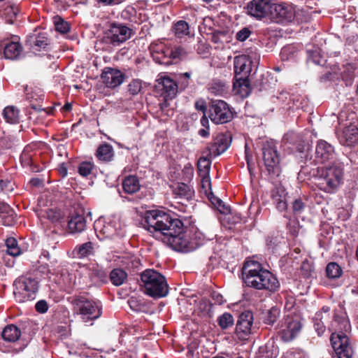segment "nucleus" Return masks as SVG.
Listing matches in <instances>:
<instances>
[{
    "mask_svg": "<svg viewBox=\"0 0 358 358\" xmlns=\"http://www.w3.org/2000/svg\"><path fill=\"white\" fill-rule=\"evenodd\" d=\"M306 203L301 197L295 199L292 202V210L294 215H300L306 208Z\"/></svg>",
    "mask_w": 358,
    "mask_h": 358,
    "instance_id": "603ef678",
    "label": "nucleus"
},
{
    "mask_svg": "<svg viewBox=\"0 0 358 358\" xmlns=\"http://www.w3.org/2000/svg\"><path fill=\"white\" fill-rule=\"evenodd\" d=\"M3 55L7 59H19L23 52V47L20 38L17 35H11L10 38L3 41Z\"/></svg>",
    "mask_w": 358,
    "mask_h": 358,
    "instance_id": "f3484780",
    "label": "nucleus"
},
{
    "mask_svg": "<svg viewBox=\"0 0 358 358\" xmlns=\"http://www.w3.org/2000/svg\"><path fill=\"white\" fill-rule=\"evenodd\" d=\"M350 324L343 313H334L329 329L332 331L330 341L337 358H352L353 350L346 333L350 330Z\"/></svg>",
    "mask_w": 358,
    "mask_h": 358,
    "instance_id": "7ed1b4c3",
    "label": "nucleus"
},
{
    "mask_svg": "<svg viewBox=\"0 0 358 358\" xmlns=\"http://www.w3.org/2000/svg\"><path fill=\"white\" fill-rule=\"evenodd\" d=\"M252 90L249 78H234L233 81V91L241 98L248 97Z\"/></svg>",
    "mask_w": 358,
    "mask_h": 358,
    "instance_id": "cd10ccee",
    "label": "nucleus"
},
{
    "mask_svg": "<svg viewBox=\"0 0 358 358\" xmlns=\"http://www.w3.org/2000/svg\"><path fill=\"white\" fill-rule=\"evenodd\" d=\"M55 30L62 34H67L70 31V24L59 15L54 17Z\"/></svg>",
    "mask_w": 358,
    "mask_h": 358,
    "instance_id": "de8ad7c7",
    "label": "nucleus"
},
{
    "mask_svg": "<svg viewBox=\"0 0 358 358\" xmlns=\"http://www.w3.org/2000/svg\"><path fill=\"white\" fill-rule=\"evenodd\" d=\"M217 323L222 330H226L234 326V319L231 313H224L218 317Z\"/></svg>",
    "mask_w": 358,
    "mask_h": 358,
    "instance_id": "49530a36",
    "label": "nucleus"
},
{
    "mask_svg": "<svg viewBox=\"0 0 358 358\" xmlns=\"http://www.w3.org/2000/svg\"><path fill=\"white\" fill-rule=\"evenodd\" d=\"M155 90L166 101L176 96L178 92V85L173 79L163 77L157 80Z\"/></svg>",
    "mask_w": 358,
    "mask_h": 358,
    "instance_id": "a211bd4d",
    "label": "nucleus"
},
{
    "mask_svg": "<svg viewBox=\"0 0 358 358\" xmlns=\"http://www.w3.org/2000/svg\"><path fill=\"white\" fill-rule=\"evenodd\" d=\"M327 277L329 279H337L343 274L342 268L336 262H329L325 269Z\"/></svg>",
    "mask_w": 358,
    "mask_h": 358,
    "instance_id": "79ce46f5",
    "label": "nucleus"
},
{
    "mask_svg": "<svg viewBox=\"0 0 358 358\" xmlns=\"http://www.w3.org/2000/svg\"><path fill=\"white\" fill-rule=\"evenodd\" d=\"M201 187L203 193L208 196V194L210 192H212L211 189V180L209 175L203 176L201 180Z\"/></svg>",
    "mask_w": 358,
    "mask_h": 358,
    "instance_id": "6e6d98bb",
    "label": "nucleus"
},
{
    "mask_svg": "<svg viewBox=\"0 0 358 358\" xmlns=\"http://www.w3.org/2000/svg\"><path fill=\"white\" fill-rule=\"evenodd\" d=\"M272 1V0H252L245 7L247 13L257 20L268 19Z\"/></svg>",
    "mask_w": 358,
    "mask_h": 358,
    "instance_id": "2eb2a0df",
    "label": "nucleus"
},
{
    "mask_svg": "<svg viewBox=\"0 0 358 358\" xmlns=\"http://www.w3.org/2000/svg\"><path fill=\"white\" fill-rule=\"evenodd\" d=\"M5 15L10 17V20H13V18H15L17 14L20 12L19 8L16 5H12L7 6L5 10Z\"/></svg>",
    "mask_w": 358,
    "mask_h": 358,
    "instance_id": "052dcab7",
    "label": "nucleus"
},
{
    "mask_svg": "<svg viewBox=\"0 0 358 358\" xmlns=\"http://www.w3.org/2000/svg\"><path fill=\"white\" fill-rule=\"evenodd\" d=\"M251 31L248 27H243L236 33V38L239 41H245L251 34Z\"/></svg>",
    "mask_w": 358,
    "mask_h": 358,
    "instance_id": "680f3d73",
    "label": "nucleus"
},
{
    "mask_svg": "<svg viewBox=\"0 0 358 358\" xmlns=\"http://www.w3.org/2000/svg\"><path fill=\"white\" fill-rule=\"evenodd\" d=\"M0 188L1 191L10 192L13 189V183L8 180H0Z\"/></svg>",
    "mask_w": 358,
    "mask_h": 358,
    "instance_id": "338daca9",
    "label": "nucleus"
},
{
    "mask_svg": "<svg viewBox=\"0 0 358 358\" xmlns=\"http://www.w3.org/2000/svg\"><path fill=\"white\" fill-rule=\"evenodd\" d=\"M226 83L220 80L214 79L208 85V90L210 93L215 95H222L227 90Z\"/></svg>",
    "mask_w": 358,
    "mask_h": 358,
    "instance_id": "a19ab883",
    "label": "nucleus"
},
{
    "mask_svg": "<svg viewBox=\"0 0 358 358\" xmlns=\"http://www.w3.org/2000/svg\"><path fill=\"white\" fill-rule=\"evenodd\" d=\"M130 94L137 95L142 90V81L139 79H133L127 86Z\"/></svg>",
    "mask_w": 358,
    "mask_h": 358,
    "instance_id": "5fc2aeb1",
    "label": "nucleus"
},
{
    "mask_svg": "<svg viewBox=\"0 0 358 358\" xmlns=\"http://www.w3.org/2000/svg\"><path fill=\"white\" fill-rule=\"evenodd\" d=\"M108 277L113 285L119 287L124 284L127 279L128 275L124 269L115 268L110 272Z\"/></svg>",
    "mask_w": 358,
    "mask_h": 358,
    "instance_id": "c9c22d12",
    "label": "nucleus"
},
{
    "mask_svg": "<svg viewBox=\"0 0 358 358\" xmlns=\"http://www.w3.org/2000/svg\"><path fill=\"white\" fill-rule=\"evenodd\" d=\"M73 253L74 257L78 259L93 256L95 254L94 245L91 241L78 245L73 249Z\"/></svg>",
    "mask_w": 358,
    "mask_h": 358,
    "instance_id": "7c9ffc66",
    "label": "nucleus"
},
{
    "mask_svg": "<svg viewBox=\"0 0 358 358\" xmlns=\"http://www.w3.org/2000/svg\"><path fill=\"white\" fill-rule=\"evenodd\" d=\"M296 304V299L294 296L287 294L285 296V309L292 310Z\"/></svg>",
    "mask_w": 358,
    "mask_h": 358,
    "instance_id": "0e129e2a",
    "label": "nucleus"
},
{
    "mask_svg": "<svg viewBox=\"0 0 358 358\" xmlns=\"http://www.w3.org/2000/svg\"><path fill=\"white\" fill-rule=\"evenodd\" d=\"M16 213L13 208L4 201L0 202V217L2 224L7 227L13 226L16 222Z\"/></svg>",
    "mask_w": 358,
    "mask_h": 358,
    "instance_id": "bb28decb",
    "label": "nucleus"
},
{
    "mask_svg": "<svg viewBox=\"0 0 358 358\" xmlns=\"http://www.w3.org/2000/svg\"><path fill=\"white\" fill-rule=\"evenodd\" d=\"M225 36H226L225 31L216 30L211 34V39L210 40L213 43H215V44L222 43V41L221 40V37Z\"/></svg>",
    "mask_w": 358,
    "mask_h": 358,
    "instance_id": "69168bd1",
    "label": "nucleus"
},
{
    "mask_svg": "<svg viewBox=\"0 0 358 358\" xmlns=\"http://www.w3.org/2000/svg\"><path fill=\"white\" fill-rule=\"evenodd\" d=\"M182 53L183 48L181 47H175L174 48L166 50V54L171 55V64H173V59H179Z\"/></svg>",
    "mask_w": 358,
    "mask_h": 358,
    "instance_id": "bf43d9fd",
    "label": "nucleus"
},
{
    "mask_svg": "<svg viewBox=\"0 0 358 358\" xmlns=\"http://www.w3.org/2000/svg\"><path fill=\"white\" fill-rule=\"evenodd\" d=\"M126 75L117 69L106 67L101 74V79L107 87L113 89L120 86L124 80Z\"/></svg>",
    "mask_w": 358,
    "mask_h": 358,
    "instance_id": "6ab92c4d",
    "label": "nucleus"
},
{
    "mask_svg": "<svg viewBox=\"0 0 358 358\" xmlns=\"http://www.w3.org/2000/svg\"><path fill=\"white\" fill-rule=\"evenodd\" d=\"M2 115L6 122L18 124L20 121V110L14 106H8L4 108Z\"/></svg>",
    "mask_w": 358,
    "mask_h": 358,
    "instance_id": "f704fd0d",
    "label": "nucleus"
},
{
    "mask_svg": "<svg viewBox=\"0 0 358 358\" xmlns=\"http://www.w3.org/2000/svg\"><path fill=\"white\" fill-rule=\"evenodd\" d=\"M211 157L208 155V152L206 156H201L197 163V168L199 172L203 173V176L209 175L210 166H211Z\"/></svg>",
    "mask_w": 358,
    "mask_h": 358,
    "instance_id": "c03bdc74",
    "label": "nucleus"
},
{
    "mask_svg": "<svg viewBox=\"0 0 358 358\" xmlns=\"http://www.w3.org/2000/svg\"><path fill=\"white\" fill-rule=\"evenodd\" d=\"M329 313L330 307L324 306L315 313L313 319L314 329L319 336H322L326 331V326L322 319H325V321H329L330 319Z\"/></svg>",
    "mask_w": 358,
    "mask_h": 358,
    "instance_id": "393cba45",
    "label": "nucleus"
},
{
    "mask_svg": "<svg viewBox=\"0 0 358 358\" xmlns=\"http://www.w3.org/2000/svg\"><path fill=\"white\" fill-rule=\"evenodd\" d=\"M280 316V309L273 306L266 312L262 313V320L264 324L273 326Z\"/></svg>",
    "mask_w": 358,
    "mask_h": 358,
    "instance_id": "4c0bfd02",
    "label": "nucleus"
},
{
    "mask_svg": "<svg viewBox=\"0 0 358 358\" xmlns=\"http://www.w3.org/2000/svg\"><path fill=\"white\" fill-rule=\"evenodd\" d=\"M303 318L300 315H288L277 326L278 335L285 343L292 341L303 327Z\"/></svg>",
    "mask_w": 358,
    "mask_h": 358,
    "instance_id": "1a4fd4ad",
    "label": "nucleus"
},
{
    "mask_svg": "<svg viewBox=\"0 0 358 358\" xmlns=\"http://www.w3.org/2000/svg\"><path fill=\"white\" fill-rule=\"evenodd\" d=\"M173 193L180 199L189 201L194 196V190L187 184L179 182L173 189Z\"/></svg>",
    "mask_w": 358,
    "mask_h": 358,
    "instance_id": "72a5a7b5",
    "label": "nucleus"
},
{
    "mask_svg": "<svg viewBox=\"0 0 358 358\" xmlns=\"http://www.w3.org/2000/svg\"><path fill=\"white\" fill-rule=\"evenodd\" d=\"M313 176L318 189L326 193H335L343 182L344 164L338 163L328 167L317 168Z\"/></svg>",
    "mask_w": 358,
    "mask_h": 358,
    "instance_id": "20e7f679",
    "label": "nucleus"
},
{
    "mask_svg": "<svg viewBox=\"0 0 358 358\" xmlns=\"http://www.w3.org/2000/svg\"><path fill=\"white\" fill-rule=\"evenodd\" d=\"M194 106L196 110L201 111L203 113V115H206L208 107L205 100L200 99L196 101L195 102Z\"/></svg>",
    "mask_w": 358,
    "mask_h": 358,
    "instance_id": "774afa93",
    "label": "nucleus"
},
{
    "mask_svg": "<svg viewBox=\"0 0 358 358\" xmlns=\"http://www.w3.org/2000/svg\"><path fill=\"white\" fill-rule=\"evenodd\" d=\"M338 137L341 145L354 146L358 143V127L350 123V125L343 129L342 133Z\"/></svg>",
    "mask_w": 358,
    "mask_h": 358,
    "instance_id": "b1692460",
    "label": "nucleus"
},
{
    "mask_svg": "<svg viewBox=\"0 0 358 358\" xmlns=\"http://www.w3.org/2000/svg\"><path fill=\"white\" fill-rule=\"evenodd\" d=\"M38 277L27 273L19 276L13 282V294L18 303L32 301L36 298L38 290Z\"/></svg>",
    "mask_w": 358,
    "mask_h": 358,
    "instance_id": "423d86ee",
    "label": "nucleus"
},
{
    "mask_svg": "<svg viewBox=\"0 0 358 358\" xmlns=\"http://www.w3.org/2000/svg\"><path fill=\"white\" fill-rule=\"evenodd\" d=\"M264 166L271 180H275L281 174L280 157L273 143L266 142L262 147Z\"/></svg>",
    "mask_w": 358,
    "mask_h": 358,
    "instance_id": "9d476101",
    "label": "nucleus"
},
{
    "mask_svg": "<svg viewBox=\"0 0 358 358\" xmlns=\"http://www.w3.org/2000/svg\"><path fill=\"white\" fill-rule=\"evenodd\" d=\"M253 321V313L250 310H245L238 315L235 327V334L238 339L245 341L250 338Z\"/></svg>",
    "mask_w": 358,
    "mask_h": 358,
    "instance_id": "ddd939ff",
    "label": "nucleus"
},
{
    "mask_svg": "<svg viewBox=\"0 0 358 358\" xmlns=\"http://www.w3.org/2000/svg\"><path fill=\"white\" fill-rule=\"evenodd\" d=\"M72 304L74 306V313L80 315L83 322L96 320L102 314V308L100 303L84 295L75 296Z\"/></svg>",
    "mask_w": 358,
    "mask_h": 358,
    "instance_id": "6e6552de",
    "label": "nucleus"
},
{
    "mask_svg": "<svg viewBox=\"0 0 358 358\" xmlns=\"http://www.w3.org/2000/svg\"><path fill=\"white\" fill-rule=\"evenodd\" d=\"M234 112L229 104L223 100H211L208 106V117L215 124H222L231 122Z\"/></svg>",
    "mask_w": 358,
    "mask_h": 358,
    "instance_id": "9b49d317",
    "label": "nucleus"
},
{
    "mask_svg": "<svg viewBox=\"0 0 358 358\" xmlns=\"http://www.w3.org/2000/svg\"><path fill=\"white\" fill-rule=\"evenodd\" d=\"M200 122L203 128L200 129L198 131V134L203 138H208L210 136V127L208 118L206 115H203Z\"/></svg>",
    "mask_w": 358,
    "mask_h": 358,
    "instance_id": "864d4df0",
    "label": "nucleus"
},
{
    "mask_svg": "<svg viewBox=\"0 0 358 358\" xmlns=\"http://www.w3.org/2000/svg\"><path fill=\"white\" fill-rule=\"evenodd\" d=\"M232 141L229 133L217 134L207 147V152L210 157H217L224 153L230 146Z\"/></svg>",
    "mask_w": 358,
    "mask_h": 358,
    "instance_id": "4468645a",
    "label": "nucleus"
},
{
    "mask_svg": "<svg viewBox=\"0 0 358 358\" xmlns=\"http://www.w3.org/2000/svg\"><path fill=\"white\" fill-rule=\"evenodd\" d=\"M166 50H170V48L164 45L159 46L157 50L152 54L153 59L160 64L171 65V55L166 54Z\"/></svg>",
    "mask_w": 358,
    "mask_h": 358,
    "instance_id": "e433bc0d",
    "label": "nucleus"
},
{
    "mask_svg": "<svg viewBox=\"0 0 358 358\" xmlns=\"http://www.w3.org/2000/svg\"><path fill=\"white\" fill-rule=\"evenodd\" d=\"M29 273L32 274L36 277H38L39 282L41 278H45V276H48V275L50 273V269L48 264H41L36 268L29 272Z\"/></svg>",
    "mask_w": 358,
    "mask_h": 358,
    "instance_id": "09e8293b",
    "label": "nucleus"
},
{
    "mask_svg": "<svg viewBox=\"0 0 358 358\" xmlns=\"http://www.w3.org/2000/svg\"><path fill=\"white\" fill-rule=\"evenodd\" d=\"M94 165L90 162H82L78 166V172L82 177L87 178L92 174Z\"/></svg>",
    "mask_w": 358,
    "mask_h": 358,
    "instance_id": "8fccbe9b",
    "label": "nucleus"
},
{
    "mask_svg": "<svg viewBox=\"0 0 358 358\" xmlns=\"http://www.w3.org/2000/svg\"><path fill=\"white\" fill-rule=\"evenodd\" d=\"M22 336L21 330L15 324L6 325L2 332V338L9 343H15L18 341Z\"/></svg>",
    "mask_w": 358,
    "mask_h": 358,
    "instance_id": "2f4dec72",
    "label": "nucleus"
},
{
    "mask_svg": "<svg viewBox=\"0 0 358 358\" xmlns=\"http://www.w3.org/2000/svg\"><path fill=\"white\" fill-rule=\"evenodd\" d=\"M141 224L156 240L166 243L176 251L189 252L201 245L197 233L185 227L180 217L171 211L146 210Z\"/></svg>",
    "mask_w": 358,
    "mask_h": 358,
    "instance_id": "f257e3e1",
    "label": "nucleus"
},
{
    "mask_svg": "<svg viewBox=\"0 0 358 358\" xmlns=\"http://www.w3.org/2000/svg\"><path fill=\"white\" fill-rule=\"evenodd\" d=\"M6 252L13 257H17L20 255L21 249L17 245V241L15 238L10 237L6 240Z\"/></svg>",
    "mask_w": 358,
    "mask_h": 358,
    "instance_id": "a18cd8bd",
    "label": "nucleus"
},
{
    "mask_svg": "<svg viewBox=\"0 0 358 358\" xmlns=\"http://www.w3.org/2000/svg\"><path fill=\"white\" fill-rule=\"evenodd\" d=\"M251 64L252 62L246 55H242L235 57L234 60L235 76L234 78L240 77L248 78L252 71Z\"/></svg>",
    "mask_w": 358,
    "mask_h": 358,
    "instance_id": "4be33fe9",
    "label": "nucleus"
},
{
    "mask_svg": "<svg viewBox=\"0 0 358 358\" xmlns=\"http://www.w3.org/2000/svg\"><path fill=\"white\" fill-rule=\"evenodd\" d=\"M141 286L145 294L154 298L165 297L169 293L166 278L154 269H146L141 274Z\"/></svg>",
    "mask_w": 358,
    "mask_h": 358,
    "instance_id": "39448f33",
    "label": "nucleus"
},
{
    "mask_svg": "<svg viewBox=\"0 0 358 358\" xmlns=\"http://www.w3.org/2000/svg\"><path fill=\"white\" fill-rule=\"evenodd\" d=\"M288 192L282 185L275 186L271 192V199L275 209L280 212H286L288 208Z\"/></svg>",
    "mask_w": 358,
    "mask_h": 358,
    "instance_id": "412c9836",
    "label": "nucleus"
},
{
    "mask_svg": "<svg viewBox=\"0 0 358 358\" xmlns=\"http://www.w3.org/2000/svg\"><path fill=\"white\" fill-rule=\"evenodd\" d=\"M120 17L127 21L129 25L141 24L148 20L145 13L138 12L133 6H127L120 13Z\"/></svg>",
    "mask_w": 358,
    "mask_h": 358,
    "instance_id": "5701e85b",
    "label": "nucleus"
},
{
    "mask_svg": "<svg viewBox=\"0 0 358 358\" xmlns=\"http://www.w3.org/2000/svg\"><path fill=\"white\" fill-rule=\"evenodd\" d=\"M314 161L317 164H324L334 160L336 157L334 147L324 140L316 143Z\"/></svg>",
    "mask_w": 358,
    "mask_h": 358,
    "instance_id": "dca6fc26",
    "label": "nucleus"
},
{
    "mask_svg": "<svg viewBox=\"0 0 358 358\" xmlns=\"http://www.w3.org/2000/svg\"><path fill=\"white\" fill-rule=\"evenodd\" d=\"M122 186L123 191L129 194H133L139 191L141 185L139 180L136 176H128L122 180Z\"/></svg>",
    "mask_w": 358,
    "mask_h": 358,
    "instance_id": "473e14b6",
    "label": "nucleus"
},
{
    "mask_svg": "<svg viewBox=\"0 0 358 358\" xmlns=\"http://www.w3.org/2000/svg\"><path fill=\"white\" fill-rule=\"evenodd\" d=\"M357 69V66L354 63H348L343 65V70L341 73V77L343 81L345 82L346 85L352 84V82L355 78V71Z\"/></svg>",
    "mask_w": 358,
    "mask_h": 358,
    "instance_id": "ea45409f",
    "label": "nucleus"
},
{
    "mask_svg": "<svg viewBox=\"0 0 358 358\" xmlns=\"http://www.w3.org/2000/svg\"><path fill=\"white\" fill-rule=\"evenodd\" d=\"M287 229L289 233L293 236H297L299 231V222L296 220L289 219V222L287 224Z\"/></svg>",
    "mask_w": 358,
    "mask_h": 358,
    "instance_id": "4d7b16f0",
    "label": "nucleus"
},
{
    "mask_svg": "<svg viewBox=\"0 0 358 358\" xmlns=\"http://www.w3.org/2000/svg\"><path fill=\"white\" fill-rule=\"evenodd\" d=\"M49 306L45 300L41 299L36 302L35 305L36 311L41 314L48 312Z\"/></svg>",
    "mask_w": 358,
    "mask_h": 358,
    "instance_id": "e2e57ef3",
    "label": "nucleus"
},
{
    "mask_svg": "<svg viewBox=\"0 0 358 358\" xmlns=\"http://www.w3.org/2000/svg\"><path fill=\"white\" fill-rule=\"evenodd\" d=\"M95 156L99 161L108 163L113 160L115 151L110 144L104 143L99 145L96 150Z\"/></svg>",
    "mask_w": 358,
    "mask_h": 358,
    "instance_id": "c85d7f7f",
    "label": "nucleus"
},
{
    "mask_svg": "<svg viewBox=\"0 0 358 358\" xmlns=\"http://www.w3.org/2000/svg\"><path fill=\"white\" fill-rule=\"evenodd\" d=\"M88 275L91 280L96 284H106L108 282V273L98 264L92 265L89 268Z\"/></svg>",
    "mask_w": 358,
    "mask_h": 358,
    "instance_id": "c756f323",
    "label": "nucleus"
},
{
    "mask_svg": "<svg viewBox=\"0 0 358 358\" xmlns=\"http://www.w3.org/2000/svg\"><path fill=\"white\" fill-rule=\"evenodd\" d=\"M87 227V222L83 215L75 213L69 217L67 231L71 234L83 232Z\"/></svg>",
    "mask_w": 358,
    "mask_h": 358,
    "instance_id": "a878e982",
    "label": "nucleus"
},
{
    "mask_svg": "<svg viewBox=\"0 0 358 358\" xmlns=\"http://www.w3.org/2000/svg\"><path fill=\"white\" fill-rule=\"evenodd\" d=\"M296 17V11L291 6L285 3L271 4L268 19L276 23L290 22Z\"/></svg>",
    "mask_w": 358,
    "mask_h": 358,
    "instance_id": "f8f14e48",
    "label": "nucleus"
},
{
    "mask_svg": "<svg viewBox=\"0 0 358 358\" xmlns=\"http://www.w3.org/2000/svg\"><path fill=\"white\" fill-rule=\"evenodd\" d=\"M241 275L243 286L271 293L280 289V283L277 277L257 261H245Z\"/></svg>",
    "mask_w": 358,
    "mask_h": 358,
    "instance_id": "f03ea898",
    "label": "nucleus"
},
{
    "mask_svg": "<svg viewBox=\"0 0 358 358\" xmlns=\"http://www.w3.org/2000/svg\"><path fill=\"white\" fill-rule=\"evenodd\" d=\"M308 59L315 64H321V57L317 50H307Z\"/></svg>",
    "mask_w": 358,
    "mask_h": 358,
    "instance_id": "13d9d810",
    "label": "nucleus"
},
{
    "mask_svg": "<svg viewBox=\"0 0 358 358\" xmlns=\"http://www.w3.org/2000/svg\"><path fill=\"white\" fill-rule=\"evenodd\" d=\"M297 53L298 50L294 45H287L281 50L280 57L282 60H288L294 58Z\"/></svg>",
    "mask_w": 358,
    "mask_h": 358,
    "instance_id": "3c124183",
    "label": "nucleus"
},
{
    "mask_svg": "<svg viewBox=\"0 0 358 358\" xmlns=\"http://www.w3.org/2000/svg\"><path fill=\"white\" fill-rule=\"evenodd\" d=\"M172 31L178 38H183L189 34V24L185 20H179L173 24Z\"/></svg>",
    "mask_w": 358,
    "mask_h": 358,
    "instance_id": "58836bf2",
    "label": "nucleus"
},
{
    "mask_svg": "<svg viewBox=\"0 0 358 358\" xmlns=\"http://www.w3.org/2000/svg\"><path fill=\"white\" fill-rule=\"evenodd\" d=\"M50 40L46 32H35L27 36L25 45L33 52L45 50Z\"/></svg>",
    "mask_w": 358,
    "mask_h": 358,
    "instance_id": "aec40b11",
    "label": "nucleus"
},
{
    "mask_svg": "<svg viewBox=\"0 0 358 358\" xmlns=\"http://www.w3.org/2000/svg\"><path fill=\"white\" fill-rule=\"evenodd\" d=\"M208 200L210 201L212 205L220 211V213L227 214L230 211V208L229 206H226L224 203L218 197L215 196L213 192H210L208 194V196H207Z\"/></svg>",
    "mask_w": 358,
    "mask_h": 358,
    "instance_id": "37998d69",
    "label": "nucleus"
},
{
    "mask_svg": "<svg viewBox=\"0 0 358 358\" xmlns=\"http://www.w3.org/2000/svg\"><path fill=\"white\" fill-rule=\"evenodd\" d=\"M135 35V31L127 24L110 22L104 31L100 43L106 46H119Z\"/></svg>",
    "mask_w": 358,
    "mask_h": 358,
    "instance_id": "0eeeda50",
    "label": "nucleus"
}]
</instances>
